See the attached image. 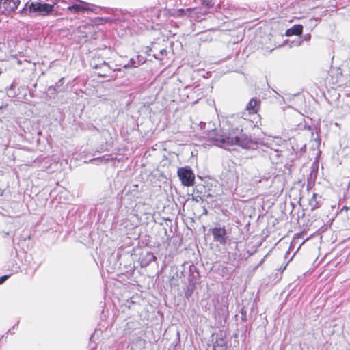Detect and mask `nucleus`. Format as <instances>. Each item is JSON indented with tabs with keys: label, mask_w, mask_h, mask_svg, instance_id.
<instances>
[{
	"label": "nucleus",
	"mask_w": 350,
	"mask_h": 350,
	"mask_svg": "<svg viewBox=\"0 0 350 350\" xmlns=\"http://www.w3.org/2000/svg\"><path fill=\"white\" fill-rule=\"evenodd\" d=\"M204 137L210 144L224 148L236 145L248 148L252 144L251 139L243 133L240 118L235 116L227 118L221 130L208 131Z\"/></svg>",
	"instance_id": "f257e3e1"
},
{
	"label": "nucleus",
	"mask_w": 350,
	"mask_h": 350,
	"mask_svg": "<svg viewBox=\"0 0 350 350\" xmlns=\"http://www.w3.org/2000/svg\"><path fill=\"white\" fill-rule=\"evenodd\" d=\"M29 12L38 13L45 16L49 15L53 10V5L49 3H42L40 2H31L28 7Z\"/></svg>",
	"instance_id": "f03ea898"
},
{
	"label": "nucleus",
	"mask_w": 350,
	"mask_h": 350,
	"mask_svg": "<svg viewBox=\"0 0 350 350\" xmlns=\"http://www.w3.org/2000/svg\"><path fill=\"white\" fill-rule=\"evenodd\" d=\"M178 176L184 186L189 187L193 185L195 175L189 167H180L177 172Z\"/></svg>",
	"instance_id": "7ed1b4c3"
},
{
	"label": "nucleus",
	"mask_w": 350,
	"mask_h": 350,
	"mask_svg": "<svg viewBox=\"0 0 350 350\" xmlns=\"http://www.w3.org/2000/svg\"><path fill=\"white\" fill-rule=\"evenodd\" d=\"M20 0H0V14H10L18 8Z\"/></svg>",
	"instance_id": "20e7f679"
},
{
	"label": "nucleus",
	"mask_w": 350,
	"mask_h": 350,
	"mask_svg": "<svg viewBox=\"0 0 350 350\" xmlns=\"http://www.w3.org/2000/svg\"><path fill=\"white\" fill-rule=\"evenodd\" d=\"M161 13V9L157 7H152L141 12V16L143 18L146 19L148 22H154V20L159 18Z\"/></svg>",
	"instance_id": "39448f33"
},
{
	"label": "nucleus",
	"mask_w": 350,
	"mask_h": 350,
	"mask_svg": "<svg viewBox=\"0 0 350 350\" xmlns=\"http://www.w3.org/2000/svg\"><path fill=\"white\" fill-rule=\"evenodd\" d=\"M113 72V71L110 69L109 66L107 64H103L99 67H95V70L94 71V77H100L104 79L103 81H109L111 80L110 74Z\"/></svg>",
	"instance_id": "423d86ee"
},
{
	"label": "nucleus",
	"mask_w": 350,
	"mask_h": 350,
	"mask_svg": "<svg viewBox=\"0 0 350 350\" xmlns=\"http://www.w3.org/2000/svg\"><path fill=\"white\" fill-rule=\"evenodd\" d=\"M212 234L215 241L219 242L222 245H225L227 241V231L224 228H213L212 229Z\"/></svg>",
	"instance_id": "0eeeda50"
},
{
	"label": "nucleus",
	"mask_w": 350,
	"mask_h": 350,
	"mask_svg": "<svg viewBox=\"0 0 350 350\" xmlns=\"http://www.w3.org/2000/svg\"><path fill=\"white\" fill-rule=\"evenodd\" d=\"M261 102L260 100L256 98H252L246 106V110L249 114L257 113L260 108Z\"/></svg>",
	"instance_id": "6e6552de"
},
{
	"label": "nucleus",
	"mask_w": 350,
	"mask_h": 350,
	"mask_svg": "<svg viewBox=\"0 0 350 350\" xmlns=\"http://www.w3.org/2000/svg\"><path fill=\"white\" fill-rule=\"evenodd\" d=\"M303 32V26L302 25H295L292 27L288 29L286 31L285 35L286 36H300Z\"/></svg>",
	"instance_id": "1a4fd4ad"
},
{
	"label": "nucleus",
	"mask_w": 350,
	"mask_h": 350,
	"mask_svg": "<svg viewBox=\"0 0 350 350\" xmlns=\"http://www.w3.org/2000/svg\"><path fill=\"white\" fill-rule=\"evenodd\" d=\"M309 206L312 211L316 210L320 207V204L317 200V194L314 193L311 199L309 200Z\"/></svg>",
	"instance_id": "9d476101"
},
{
	"label": "nucleus",
	"mask_w": 350,
	"mask_h": 350,
	"mask_svg": "<svg viewBox=\"0 0 350 350\" xmlns=\"http://www.w3.org/2000/svg\"><path fill=\"white\" fill-rule=\"evenodd\" d=\"M193 10V8H188L187 10L178 9V10H174V12L170 14V15L172 16H174V17H180V16H183L186 15L187 12L190 13Z\"/></svg>",
	"instance_id": "9b49d317"
},
{
	"label": "nucleus",
	"mask_w": 350,
	"mask_h": 350,
	"mask_svg": "<svg viewBox=\"0 0 350 350\" xmlns=\"http://www.w3.org/2000/svg\"><path fill=\"white\" fill-rule=\"evenodd\" d=\"M167 51L166 49H161L159 51V55L161 57H157V58L159 59L160 60H163V57L165 55H167Z\"/></svg>",
	"instance_id": "f8f14e48"
},
{
	"label": "nucleus",
	"mask_w": 350,
	"mask_h": 350,
	"mask_svg": "<svg viewBox=\"0 0 350 350\" xmlns=\"http://www.w3.org/2000/svg\"><path fill=\"white\" fill-rule=\"evenodd\" d=\"M70 10H75L77 12L82 10V7L80 5H73L69 7Z\"/></svg>",
	"instance_id": "ddd939ff"
},
{
	"label": "nucleus",
	"mask_w": 350,
	"mask_h": 350,
	"mask_svg": "<svg viewBox=\"0 0 350 350\" xmlns=\"http://www.w3.org/2000/svg\"><path fill=\"white\" fill-rule=\"evenodd\" d=\"M228 268L226 266L223 267L221 268V273H222V276H225L226 275H229L230 273H228Z\"/></svg>",
	"instance_id": "4468645a"
},
{
	"label": "nucleus",
	"mask_w": 350,
	"mask_h": 350,
	"mask_svg": "<svg viewBox=\"0 0 350 350\" xmlns=\"http://www.w3.org/2000/svg\"><path fill=\"white\" fill-rule=\"evenodd\" d=\"M8 278H9V275H5L0 277V285L2 284Z\"/></svg>",
	"instance_id": "2eb2a0df"
},
{
	"label": "nucleus",
	"mask_w": 350,
	"mask_h": 350,
	"mask_svg": "<svg viewBox=\"0 0 350 350\" xmlns=\"http://www.w3.org/2000/svg\"><path fill=\"white\" fill-rule=\"evenodd\" d=\"M203 3H205L208 7H213V4L211 2V0H204Z\"/></svg>",
	"instance_id": "dca6fc26"
},
{
	"label": "nucleus",
	"mask_w": 350,
	"mask_h": 350,
	"mask_svg": "<svg viewBox=\"0 0 350 350\" xmlns=\"http://www.w3.org/2000/svg\"><path fill=\"white\" fill-rule=\"evenodd\" d=\"M348 209H350V208L349 207H347V206H343L342 208L341 209V211H342L344 210L347 211Z\"/></svg>",
	"instance_id": "f3484780"
},
{
	"label": "nucleus",
	"mask_w": 350,
	"mask_h": 350,
	"mask_svg": "<svg viewBox=\"0 0 350 350\" xmlns=\"http://www.w3.org/2000/svg\"><path fill=\"white\" fill-rule=\"evenodd\" d=\"M287 265H288V263L285 265V267H284V268H283L282 271H283V270H284V269H286V267Z\"/></svg>",
	"instance_id": "a211bd4d"
},
{
	"label": "nucleus",
	"mask_w": 350,
	"mask_h": 350,
	"mask_svg": "<svg viewBox=\"0 0 350 350\" xmlns=\"http://www.w3.org/2000/svg\"><path fill=\"white\" fill-rule=\"evenodd\" d=\"M206 13H207V12H206V11H205V12H203V14H206Z\"/></svg>",
	"instance_id": "6ab92c4d"
}]
</instances>
